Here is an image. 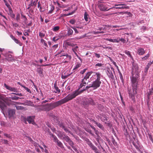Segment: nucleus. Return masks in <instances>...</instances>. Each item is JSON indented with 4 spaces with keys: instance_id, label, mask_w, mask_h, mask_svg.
I'll list each match as a JSON object with an SVG mask.
<instances>
[{
    "instance_id": "f257e3e1",
    "label": "nucleus",
    "mask_w": 153,
    "mask_h": 153,
    "mask_svg": "<svg viewBox=\"0 0 153 153\" xmlns=\"http://www.w3.org/2000/svg\"><path fill=\"white\" fill-rule=\"evenodd\" d=\"M138 67L137 65H133L131 72V80L132 87V92L131 90H129V96L132 98L134 97L137 94V85H139V73L138 71Z\"/></svg>"
},
{
    "instance_id": "f03ea898",
    "label": "nucleus",
    "mask_w": 153,
    "mask_h": 153,
    "mask_svg": "<svg viewBox=\"0 0 153 153\" xmlns=\"http://www.w3.org/2000/svg\"><path fill=\"white\" fill-rule=\"evenodd\" d=\"M80 93L81 92L78 90H76L73 92L72 94H69L65 97L59 101L54 102L51 103L52 108L53 109L56 107H57L72 100L75 98L78 95L80 94Z\"/></svg>"
},
{
    "instance_id": "7ed1b4c3",
    "label": "nucleus",
    "mask_w": 153,
    "mask_h": 153,
    "mask_svg": "<svg viewBox=\"0 0 153 153\" xmlns=\"http://www.w3.org/2000/svg\"><path fill=\"white\" fill-rule=\"evenodd\" d=\"M101 76H102L101 74L99 72H94V74L91 77V80H93L94 79H95V80L91 84V86H92L94 89L97 88L100 86L101 83V82L100 81Z\"/></svg>"
},
{
    "instance_id": "20e7f679",
    "label": "nucleus",
    "mask_w": 153,
    "mask_h": 153,
    "mask_svg": "<svg viewBox=\"0 0 153 153\" xmlns=\"http://www.w3.org/2000/svg\"><path fill=\"white\" fill-rule=\"evenodd\" d=\"M2 55L4 57V58H1V59H2L3 60V62L7 60L9 62H13L15 60L14 56L8 53H6Z\"/></svg>"
},
{
    "instance_id": "39448f33",
    "label": "nucleus",
    "mask_w": 153,
    "mask_h": 153,
    "mask_svg": "<svg viewBox=\"0 0 153 153\" xmlns=\"http://www.w3.org/2000/svg\"><path fill=\"white\" fill-rule=\"evenodd\" d=\"M39 109L41 110L45 111H48L53 109L51 103L42 105Z\"/></svg>"
},
{
    "instance_id": "423d86ee",
    "label": "nucleus",
    "mask_w": 153,
    "mask_h": 153,
    "mask_svg": "<svg viewBox=\"0 0 153 153\" xmlns=\"http://www.w3.org/2000/svg\"><path fill=\"white\" fill-rule=\"evenodd\" d=\"M86 141L88 145L89 146L92 150L94 151L95 153H96L98 151L97 148L93 144L89 139H87Z\"/></svg>"
},
{
    "instance_id": "0eeeda50",
    "label": "nucleus",
    "mask_w": 153,
    "mask_h": 153,
    "mask_svg": "<svg viewBox=\"0 0 153 153\" xmlns=\"http://www.w3.org/2000/svg\"><path fill=\"white\" fill-rule=\"evenodd\" d=\"M107 74L108 76L111 79H114V77L112 73V71H114V68H111V69L110 68H108L107 69Z\"/></svg>"
},
{
    "instance_id": "6e6552de",
    "label": "nucleus",
    "mask_w": 153,
    "mask_h": 153,
    "mask_svg": "<svg viewBox=\"0 0 153 153\" xmlns=\"http://www.w3.org/2000/svg\"><path fill=\"white\" fill-rule=\"evenodd\" d=\"M98 117L101 120V121L103 122H105V124L106 123V121L107 120V117L105 114H100L98 116Z\"/></svg>"
},
{
    "instance_id": "1a4fd4ad",
    "label": "nucleus",
    "mask_w": 153,
    "mask_h": 153,
    "mask_svg": "<svg viewBox=\"0 0 153 153\" xmlns=\"http://www.w3.org/2000/svg\"><path fill=\"white\" fill-rule=\"evenodd\" d=\"M9 118H10L14 117L15 114V110L13 109H10L8 111Z\"/></svg>"
},
{
    "instance_id": "9d476101",
    "label": "nucleus",
    "mask_w": 153,
    "mask_h": 153,
    "mask_svg": "<svg viewBox=\"0 0 153 153\" xmlns=\"http://www.w3.org/2000/svg\"><path fill=\"white\" fill-rule=\"evenodd\" d=\"M124 5H122V6H120L118 7H113L109 9H108V10H109L111 9H112L113 8H115L116 9H128L129 8V7L128 6H127L126 5V4H124Z\"/></svg>"
},
{
    "instance_id": "9b49d317",
    "label": "nucleus",
    "mask_w": 153,
    "mask_h": 153,
    "mask_svg": "<svg viewBox=\"0 0 153 153\" xmlns=\"http://www.w3.org/2000/svg\"><path fill=\"white\" fill-rule=\"evenodd\" d=\"M4 86L5 87L7 88V89L11 91L14 92H17V88L8 86L6 84H4Z\"/></svg>"
},
{
    "instance_id": "f8f14e48",
    "label": "nucleus",
    "mask_w": 153,
    "mask_h": 153,
    "mask_svg": "<svg viewBox=\"0 0 153 153\" xmlns=\"http://www.w3.org/2000/svg\"><path fill=\"white\" fill-rule=\"evenodd\" d=\"M68 143L76 152L77 153L78 152V150L74 146V143L73 141L70 139Z\"/></svg>"
},
{
    "instance_id": "ddd939ff",
    "label": "nucleus",
    "mask_w": 153,
    "mask_h": 153,
    "mask_svg": "<svg viewBox=\"0 0 153 153\" xmlns=\"http://www.w3.org/2000/svg\"><path fill=\"white\" fill-rule=\"evenodd\" d=\"M99 8L101 11H108L107 10L108 8L105 5L103 4H100L99 5Z\"/></svg>"
},
{
    "instance_id": "4468645a",
    "label": "nucleus",
    "mask_w": 153,
    "mask_h": 153,
    "mask_svg": "<svg viewBox=\"0 0 153 153\" xmlns=\"http://www.w3.org/2000/svg\"><path fill=\"white\" fill-rule=\"evenodd\" d=\"M10 37L16 43L19 44L20 46H22V43H21L18 39H16L12 35H10Z\"/></svg>"
},
{
    "instance_id": "2eb2a0df",
    "label": "nucleus",
    "mask_w": 153,
    "mask_h": 153,
    "mask_svg": "<svg viewBox=\"0 0 153 153\" xmlns=\"http://www.w3.org/2000/svg\"><path fill=\"white\" fill-rule=\"evenodd\" d=\"M5 106V104L2 98L0 96V108L1 109H3Z\"/></svg>"
},
{
    "instance_id": "dca6fc26",
    "label": "nucleus",
    "mask_w": 153,
    "mask_h": 153,
    "mask_svg": "<svg viewBox=\"0 0 153 153\" xmlns=\"http://www.w3.org/2000/svg\"><path fill=\"white\" fill-rule=\"evenodd\" d=\"M145 51L143 48H138L137 50V53L139 55H142L145 53Z\"/></svg>"
},
{
    "instance_id": "f3484780",
    "label": "nucleus",
    "mask_w": 153,
    "mask_h": 153,
    "mask_svg": "<svg viewBox=\"0 0 153 153\" xmlns=\"http://www.w3.org/2000/svg\"><path fill=\"white\" fill-rule=\"evenodd\" d=\"M134 145V147H135L136 149L139 152H140L141 153H142V152L140 150V146L138 143H135L134 142L132 143Z\"/></svg>"
},
{
    "instance_id": "a211bd4d",
    "label": "nucleus",
    "mask_w": 153,
    "mask_h": 153,
    "mask_svg": "<svg viewBox=\"0 0 153 153\" xmlns=\"http://www.w3.org/2000/svg\"><path fill=\"white\" fill-rule=\"evenodd\" d=\"M55 9V7L52 4H51L50 5L49 11L48 12V14H51L53 12V11Z\"/></svg>"
},
{
    "instance_id": "6ab92c4d",
    "label": "nucleus",
    "mask_w": 153,
    "mask_h": 153,
    "mask_svg": "<svg viewBox=\"0 0 153 153\" xmlns=\"http://www.w3.org/2000/svg\"><path fill=\"white\" fill-rule=\"evenodd\" d=\"M94 123L97 125V126L99 127L102 130H104V128L103 125L101 124L100 123L98 122H97L96 121L93 120Z\"/></svg>"
},
{
    "instance_id": "aec40b11",
    "label": "nucleus",
    "mask_w": 153,
    "mask_h": 153,
    "mask_svg": "<svg viewBox=\"0 0 153 153\" xmlns=\"http://www.w3.org/2000/svg\"><path fill=\"white\" fill-rule=\"evenodd\" d=\"M118 39H118V38L117 39H113L107 38L105 40L106 41H108L111 42L119 43Z\"/></svg>"
},
{
    "instance_id": "412c9836",
    "label": "nucleus",
    "mask_w": 153,
    "mask_h": 153,
    "mask_svg": "<svg viewBox=\"0 0 153 153\" xmlns=\"http://www.w3.org/2000/svg\"><path fill=\"white\" fill-rule=\"evenodd\" d=\"M87 99L89 105L90 104L92 105H95V103L92 98H90Z\"/></svg>"
},
{
    "instance_id": "4be33fe9",
    "label": "nucleus",
    "mask_w": 153,
    "mask_h": 153,
    "mask_svg": "<svg viewBox=\"0 0 153 153\" xmlns=\"http://www.w3.org/2000/svg\"><path fill=\"white\" fill-rule=\"evenodd\" d=\"M26 120L29 123H32V124H34L35 123L33 121V119L32 117L30 116L27 117L26 119Z\"/></svg>"
},
{
    "instance_id": "5701e85b",
    "label": "nucleus",
    "mask_w": 153,
    "mask_h": 153,
    "mask_svg": "<svg viewBox=\"0 0 153 153\" xmlns=\"http://www.w3.org/2000/svg\"><path fill=\"white\" fill-rule=\"evenodd\" d=\"M50 135H51V137H52L53 139V141L55 143H56V141L58 140L57 137L54 135L52 134L51 132L50 133Z\"/></svg>"
},
{
    "instance_id": "b1692460",
    "label": "nucleus",
    "mask_w": 153,
    "mask_h": 153,
    "mask_svg": "<svg viewBox=\"0 0 153 153\" xmlns=\"http://www.w3.org/2000/svg\"><path fill=\"white\" fill-rule=\"evenodd\" d=\"M56 145L59 147H60L61 148H64L62 143L59 140L56 141Z\"/></svg>"
},
{
    "instance_id": "393cba45",
    "label": "nucleus",
    "mask_w": 153,
    "mask_h": 153,
    "mask_svg": "<svg viewBox=\"0 0 153 153\" xmlns=\"http://www.w3.org/2000/svg\"><path fill=\"white\" fill-rule=\"evenodd\" d=\"M65 135L66 134L64 132H60L58 134L57 136L59 138H60L63 139Z\"/></svg>"
},
{
    "instance_id": "a878e982",
    "label": "nucleus",
    "mask_w": 153,
    "mask_h": 153,
    "mask_svg": "<svg viewBox=\"0 0 153 153\" xmlns=\"http://www.w3.org/2000/svg\"><path fill=\"white\" fill-rule=\"evenodd\" d=\"M83 104L85 108L88 107L89 104L87 99H86L84 100L83 102Z\"/></svg>"
},
{
    "instance_id": "bb28decb",
    "label": "nucleus",
    "mask_w": 153,
    "mask_h": 153,
    "mask_svg": "<svg viewBox=\"0 0 153 153\" xmlns=\"http://www.w3.org/2000/svg\"><path fill=\"white\" fill-rule=\"evenodd\" d=\"M87 80H85V78H84L82 80V83L80 85V87L82 88L83 86H85L86 84V81Z\"/></svg>"
},
{
    "instance_id": "cd10ccee",
    "label": "nucleus",
    "mask_w": 153,
    "mask_h": 153,
    "mask_svg": "<svg viewBox=\"0 0 153 153\" xmlns=\"http://www.w3.org/2000/svg\"><path fill=\"white\" fill-rule=\"evenodd\" d=\"M48 115L51 118L54 120H57V117H56L53 113V112H51L48 114Z\"/></svg>"
},
{
    "instance_id": "c85d7f7f",
    "label": "nucleus",
    "mask_w": 153,
    "mask_h": 153,
    "mask_svg": "<svg viewBox=\"0 0 153 153\" xmlns=\"http://www.w3.org/2000/svg\"><path fill=\"white\" fill-rule=\"evenodd\" d=\"M93 73V72L90 71L87 73L86 75L85 76L84 78L86 80H87V79H88L91 75V74Z\"/></svg>"
},
{
    "instance_id": "c756f323",
    "label": "nucleus",
    "mask_w": 153,
    "mask_h": 153,
    "mask_svg": "<svg viewBox=\"0 0 153 153\" xmlns=\"http://www.w3.org/2000/svg\"><path fill=\"white\" fill-rule=\"evenodd\" d=\"M84 18L86 21L88 22L89 21V15L87 12H85L84 13Z\"/></svg>"
},
{
    "instance_id": "7c9ffc66",
    "label": "nucleus",
    "mask_w": 153,
    "mask_h": 153,
    "mask_svg": "<svg viewBox=\"0 0 153 153\" xmlns=\"http://www.w3.org/2000/svg\"><path fill=\"white\" fill-rule=\"evenodd\" d=\"M38 1V0H35V1L33 2V0H31V3L29 5L30 6H36Z\"/></svg>"
},
{
    "instance_id": "2f4dec72",
    "label": "nucleus",
    "mask_w": 153,
    "mask_h": 153,
    "mask_svg": "<svg viewBox=\"0 0 153 153\" xmlns=\"http://www.w3.org/2000/svg\"><path fill=\"white\" fill-rule=\"evenodd\" d=\"M43 69L41 68H37L36 70L37 72L40 75L42 74L43 73Z\"/></svg>"
},
{
    "instance_id": "473e14b6",
    "label": "nucleus",
    "mask_w": 153,
    "mask_h": 153,
    "mask_svg": "<svg viewBox=\"0 0 153 153\" xmlns=\"http://www.w3.org/2000/svg\"><path fill=\"white\" fill-rule=\"evenodd\" d=\"M62 56H66V58H67L69 60H70L71 59V56L67 54H64L62 53L60 56L61 57Z\"/></svg>"
},
{
    "instance_id": "72a5a7b5",
    "label": "nucleus",
    "mask_w": 153,
    "mask_h": 153,
    "mask_svg": "<svg viewBox=\"0 0 153 153\" xmlns=\"http://www.w3.org/2000/svg\"><path fill=\"white\" fill-rule=\"evenodd\" d=\"M65 43L66 45L68 46H71L72 47H73L75 45L73 43L71 42H68V41H66L65 42Z\"/></svg>"
},
{
    "instance_id": "f704fd0d",
    "label": "nucleus",
    "mask_w": 153,
    "mask_h": 153,
    "mask_svg": "<svg viewBox=\"0 0 153 153\" xmlns=\"http://www.w3.org/2000/svg\"><path fill=\"white\" fill-rule=\"evenodd\" d=\"M153 94V87H152L151 89H149V91L148 93V96L149 98V96L150 95H152Z\"/></svg>"
},
{
    "instance_id": "c9c22d12",
    "label": "nucleus",
    "mask_w": 153,
    "mask_h": 153,
    "mask_svg": "<svg viewBox=\"0 0 153 153\" xmlns=\"http://www.w3.org/2000/svg\"><path fill=\"white\" fill-rule=\"evenodd\" d=\"M54 87L55 89L56 90L57 92L59 93L60 92V90L59 89L58 87L56 86V83H55L54 84Z\"/></svg>"
},
{
    "instance_id": "e433bc0d",
    "label": "nucleus",
    "mask_w": 153,
    "mask_h": 153,
    "mask_svg": "<svg viewBox=\"0 0 153 153\" xmlns=\"http://www.w3.org/2000/svg\"><path fill=\"white\" fill-rule=\"evenodd\" d=\"M16 109L18 110H25V108L22 106L16 105Z\"/></svg>"
},
{
    "instance_id": "4c0bfd02",
    "label": "nucleus",
    "mask_w": 153,
    "mask_h": 153,
    "mask_svg": "<svg viewBox=\"0 0 153 153\" xmlns=\"http://www.w3.org/2000/svg\"><path fill=\"white\" fill-rule=\"evenodd\" d=\"M70 139H71L69 137L66 135H65V137H64V138L63 139V140H64L67 143L69 141V140Z\"/></svg>"
},
{
    "instance_id": "58836bf2",
    "label": "nucleus",
    "mask_w": 153,
    "mask_h": 153,
    "mask_svg": "<svg viewBox=\"0 0 153 153\" xmlns=\"http://www.w3.org/2000/svg\"><path fill=\"white\" fill-rule=\"evenodd\" d=\"M73 30L71 28H69L68 31V36L72 35L73 33Z\"/></svg>"
},
{
    "instance_id": "ea45409f",
    "label": "nucleus",
    "mask_w": 153,
    "mask_h": 153,
    "mask_svg": "<svg viewBox=\"0 0 153 153\" xmlns=\"http://www.w3.org/2000/svg\"><path fill=\"white\" fill-rule=\"evenodd\" d=\"M81 65V64L80 63H77L75 68L73 69V70H76L80 67Z\"/></svg>"
},
{
    "instance_id": "a19ab883",
    "label": "nucleus",
    "mask_w": 153,
    "mask_h": 153,
    "mask_svg": "<svg viewBox=\"0 0 153 153\" xmlns=\"http://www.w3.org/2000/svg\"><path fill=\"white\" fill-rule=\"evenodd\" d=\"M150 54L149 53L147 54L146 56L142 58L143 60H145L147 59L149 56Z\"/></svg>"
},
{
    "instance_id": "79ce46f5",
    "label": "nucleus",
    "mask_w": 153,
    "mask_h": 153,
    "mask_svg": "<svg viewBox=\"0 0 153 153\" xmlns=\"http://www.w3.org/2000/svg\"><path fill=\"white\" fill-rule=\"evenodd\" d=\"M125 53L131 58H132V56L131 55L130 52L127 50H126L125 51Z\"/></svg>"
},
{
    "instance_id": "37998d69",
    "label": "nucleus",
    "mask_w": 153,
    "mask_h": 153,
    "mask_svg": "<svg viewBox=\"0 0 153 153\" xmlns=\"http://www.w3.org/2000/svg\"><path fill=\"white\" fill-rule=\"evenodd\" d=\"M111 141L113 144L115 146H117L118 144L117 142L115 141V139L113 137L112 138Z\"/></svg>"
},
{
    "instance_id": "c03bdc74",
    "label": "nucleus",
    "mask_w": 153,
    "mask_h": 153,
    "mask_svg": "<svg viewBox=\"0 0 153 153\" xmlns=\"http://www.w3.org/2000/svg\"><path fill=\"white\" fill-rule=\"evenodd\" d=\"M45 36V34L44 33L42 32H40L39 33V37L42 38H43Z\"/></svg>"
},
{
    "instance_id": "a18cd8bd",
    "label": "nucleus",
    "mask_w": 153,
    "mask_h": 153,
    "mask_svg": "<svg viewBox=\"0 0 153 153\" xmlns=\"http://www.w3.org/2000/svg\"><path fill=\"white\" fill-rule=\"evenodd\" d=\"M78 48V46H75L74 48H73L72 49V51L74 52V53L76 55H77V53L76 52L77 51V49Z\"/></svg>"
},
{
    "instance_id": "49530a36",
    "label": "nucleus",
    "mask_w": 153,
    "mask_h": 153,
    "mask_svg": "<svg viewBox=\"0 0 153 153\" xmlns=\"http://www.w3.org/2000/svg\"><path fill=\"white\" fill-rule=\"evenodd\" d=\"M118 39L119 42L120 41H121L123 43H125L126 42V40L125 39L123 38H120L118 37Z\"/></svg>"
},
{
    "instance_id": "de8ad7c7",
    "label": "nucleus",
    "mask_w": 153,
    "mask_h": 153,
    "mask_svg": "<svg viewBox=\"0 0 153 153\" xmlns=\"http://www.w3.org/2000/svg\"><path fill=\"white\" fill-rule=\"evenodd\" d=\"M149 65L150 64L149 63L147 65H146V67L145 68L144 72L145 73H146L148 71V70L149 68Z\"/></svg>"
},
{
    "instance_id": "09e8293b",
    "label": "nucleus",
    "mask_w": 153,
    "mask_h": 153,
    "mask_svg": "<svg viewBox=\"0 0 153 153\" xmlns=\"http://www.w3.org/2000/svg\"><path fill=\"white\" fill-rule=\"evenodd\" d=\"M120 14H126L128 15L129 16H130L131 15V14L129 12H120L119 13Z\"/></svg>"
},
{
    "instance_id": "8fccbe9b",
    "label": "nucleus",
    "mask_w": 153,
    "mask_h": 153,
    "mask_svg": "<svg viewBox=\"0 0 153 153\" xmlns=\"http://www.w3.org/2000/svg\"><path fill=\"white\" fill-rule=\"evenodd\" d=\"M76 10H77V9H76V10L72 11L71 13H69L66 14H65V16H67L71 15L73 14V13H75V11H76Z\"/></svg>"
},
{
    "instance_id": "3c124183",
    "label": "nucleus",
    "mask_w": 153,
    "mask_h": 153,
    "mask_svg": "<svg viewBox=\"0 0 153 153\" xmlns=\"http://www.w3.org/2000/svg\"><path fill=\"white\" fill-rule=\"evenodd\" d=\"M16 19L17 22H19L20 20V15L18 13L16 16Z\"/></svg>"
},
{
    "instance_id": "603ef678",
    "label": "nucleus",
    "mask_w": 153,
    "mask_h": 153,
    "mask_svg": "<svg viewBox=\"0 0 153 153\" xmlns=\"http://www.w3.org/2000/svg\"><path fill=\"white\" fill-rule=\"evenodd\" d=\"M23 88H25V89L27 91L30 93H31L32 92L31 90L28 88L26 87V86H23Z\"/></svg>"
},
{
    "instance_id": "864d4df0",
    "label": "nucleus",
    "mask_w": 153,
    "mask_h": 153,
    "mask_svg": "<svg viewBox=\"0 0 153 153\" xmlns=\"http://www.w3.org/2000/svg\"><path fill=\"white\" fill-rule=\"evenodd\" d=\"M8 8L9 11L8 14L10 15L12 14L13 13V11L10 7H8Z\"/></svg>"
},
{
    "instance_id": "5fc2aeb1",
    "label": "nucleus",
    "mask_w": 153,
    "mask_h": 153,
    "mask_svg": "<svg viewBox=\"0 0 153 153\" xmlns=\"http://www.w3.org/2000/svg\"><path fill=\"white\" fill-rule=\"evenodd\" d=\"M59 29V27L58 26H56L54 27L53 28V30L54 31H56L58 30Z\"/></svg>"
},
{
    "instance_id": "6e6d98bb",
    "label": "nucleus",
    "mask_w": 153,
    "mask_h": 153,
    "mask_svg": "<svg viewBox=\"0 0 153 153\" xmlns=\"http://www.w3.org/2000/svg\"><path fill=\"white\" fill-rule=\"evenodd\" d=\"M62 128L64 129V130L65 131V132H69L71 134H72L71 133L70 131H69L67 128H65L64 126H62Z\"/></svg>"
},
{
    "instance_id": "4d7b16f0",
    "label": "nucleus",
    "mask_w": 153,
    "mask_h": 153,
    "mask_svg": "<svg viewBox=\"0 0 153 153\" xmlns=\"http://www.w3.org/2000/svg\"><path fill=\"white\" fill-rule=\"evenodd\" d=\"M32 144L33 145L35 146L36 148L38 147V146H39V144H38L37 143H36V142L33 141V142H32Z\"/></svg>"
},
{
    "instance_id": "13d9d810",
    "label": "nucleus",
    "mask_w": 153,
    "mask_h": 153,
    "mask_svg": "<svg viewBox=\"0 0 153 153\" xmlns=\"http://www.w3.org/2000/svg\"><path fill=\"white\" fill-rule=\"evenodd\" d=\"M10 98L13 100H17L19 99L20 98L18 97L14 96V97H10Z\"/></svg>"
},
{
    "instance_id": "bf43d9fd",
    "label": "nucleus",
    "mask_w": 153,
    "mask_h": 153,
    "mask_svg": "<svg viewBox=\"0 0 153 153\" xmlns=\"http://www.w3.org/2000/svg\"><path fill=\"white\" fill-rule=\"evenodd\" d=\"M93 33L94 34H97L98 33H104L103 31H95L93 32Z\"/></svg>"
},
{
    "instance_id": "052dcab7",
    "label": "nucleus",
    "mask_w": 153,
    "mask_h": 153,
    "mask_svg": "<svg viewBox=\"0 0 153 153\" xmlns=\"http://www.w3.org/2000/svg\"><path fill=\"white\" fill-rule=\"evenodd\" d=\"M6 6L8 8L10 7V5L8 3L6 0H3Z\"/></svg>"
},
{
    "instance_id": "680f3d73",
    "label": "nucleus",
    "mask_w": 153,
    "mask_h": 153,
    "mask_svg": "<svg viewBox=\"0 0 153 153\" xmlns=\"http://www.w3.org/2000/svg\"><path fill=\"white\" fill-rule=\"evenodd\" d=\"M119 4H114L115 6H121L122 5H124L123 2H118Z\"/></svg>"
},
{
    "instance_id": "e2e57ef3",
    "label": "nucleus",
    "mask_w": 153,
    "mask_h": 153,
    "mask_svg": "<svg viewBox=\"0 0 153 153\" xmlns=\"http://www.w3.org/2000/svg\"><path fill=\"white\" fill-rule=\"evenodd\" d=\"M59 37H54L53 38L52 40L54 42H56L59 39Z\"/></svg>"
},
{
    "instance_id": "0e129e2a",
    "label": "nucleus",
    "mask_w": 153,
    "mask_h": 153,
    "mask_svg": "<svg viewBox=\"0 0 153 153\" xmlns=\"http://www.w3.org/2000/svg\"><path fill=\"white\" fill-rule=\"evenodd\" d=\"M90 127H91V128H92L93 129H94V131L95 132V133L96 134H97V131L96 130L95 128L92 125H91L90 124Z\"/></svg>"
},
{
    "instance_id": "69168bd1",
    "label": "nucleus",
    "mask_w": 153,
    "mask_h": 153,
    "mask_svg": "<svg viewBox=\"0 0 153 153\" xmlns=\"http://www.w3.org/2000/svg\"><path fill=\"white\" fill-rule=\"evenodd\" d=\"M119 73L120 75V78L121 80V81L122 82H123V75L120 71H119Z\"/></svg>"
},
{
    "instance_id": "338daca9",
    "label": "nucleus",
    "mask_w": 153,
    "mask_h": 153,
    "mask_svg": "<svg viewBox=\"0 0 153 153\" xmlns=\"http://www.w3.org/2000/svg\"><path fill=\"white\" fill-rule=\"evenodd\" d=\"M69 22L71 24L73 25L75 23V21L74 19H71L69 21Z\"/></svg>"
},
{
    "instance_id": "774afa93",
    "label": "nucleus",
    "mask_w": 153,
    "mask_h": 153,
    "mask_svg": "<svg viewBox=\"0 0 153 153\" xmlns=\"http://www.w3.org/2000/svg\"><path fill=\"white\" fill-rule=\"evenodd\" d=\"M26 152L27 153H34V152H32L29 149L26 150Z\"/></svg>"
}]
</instances>
